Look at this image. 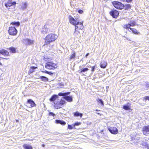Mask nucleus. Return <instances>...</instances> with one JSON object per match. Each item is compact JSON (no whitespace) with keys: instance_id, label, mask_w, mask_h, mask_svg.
<instances>
[{"instance_id":"49530a36","label":"nucleus","mask_w":149,"mask_h":149,"mask_svg":"<svg viewBox=\"0 0 149 149\" xmlns=\"http://www.w3.org/2000/svg\"><path fill=\"white\" fill-rule=\"evenodd\" d=\"M132 0H126V1L128 3L131 2Z\"/></svg>"},{"instance_id":"473e14b6","label":"nucleus","mask_w":149,"mask_h":149,"mask_svg":"<svg viewBox=\"0 0 149 149\" xmlns=\"http://www.w3.org/2000/svg\"><path fill=\"white\" fill-rule=\"evenodd\" d=\"M88 70V69L87 68H85L82 69L81 71L79 72L80 73H82V72H85L87 71Z\"/></svg>"},{"instance_id":"9d476101","label":"nucleus","mask_w":149,"mask_h":149,"mask_svg":"<svg viewBox=\"0 0 149 149\" xmlns=\"http://www.w3.org/2000/svg\"><path fill=\"white\" fill-rule=\"evenodd\" d=\"M16 4V3L15 1L12 2L8 1L7 3H5V6L7 7V8L9 9V8H8V7H10L12 5L15 6Z\"/></svg>"},{"instance_id":"f257e3e1","label":"nucleus","mask_w":149,"mask_h":149,"mask_svg":"<svg viewBox=\"0 0 149 149\" xmlns=\"http://www.w3.org/2000/svg\"><path fill=\"white\" fill-rule=\"evenodd\" d=\"M58 36L54 34H50L48 35L45 38L46 44H49L55 41L57 38Z\"/></svg>"},{"instance_id":"dca6fc26","label":"nucleus","mask_w":149,"mask_h":149,"mask_svg":"<svg viewBox=\"0 0 149 149\" xmlns=\"http://www.w3.org/2000/svg\"><path fill=\"white\" fill-rule=\"evenodd\" d=\"M28 103L31 104V107H33L36 106V104L31 99H29L27 101Z\"/></svg>"},{"instance_id":"603ef678","label":"nucleus","mask_w":149,"mask_h":149,"mask_svg":"<svg viewBox=\"0 0 149 149\" xmlns=\"http://www.w3.org/2000/svg\"><path fill=\"white\" fill-rule=\"evenodd\" d=\"M95 111H99V110H97V109H96V110H95Z\"/></svg>"},{"instance_id":"ea45409f","label":"nucleus","mask_w":149,"mask_h":149,"mask_svg":"<svg viewBox=\"0 0 149 149\" xmlns=\"http://www.w3.org/2000/svg\"><path fill=\"white\" fill-rule=\"evenodd\" d=\"M49 115L50 116H54L55 115V114L52 112H49Z\"/></svg>"},{"instance_id":"20e7f679","label":"nucleus","mask_w":149,"mask_h":149,"mask_svg":"<svg viewBox=\"0 0 149 149\" xmlns=\"http://www.w3.org/2000/svg\"><path fill=\"white\" fill-rule=\"evenodd\" d=\"M65 101L64 100L61 99L59 102H58L57 103L54 102V105L55 108L56 109H58L61 108V106L65 104Z\"/></svg>"},{"instance_id":"a19ab883","label":"nucleus","mask_w":149,"mask_h":149,"mask_svg":"<svg viewBox=\"0 0 149 149\" xmlns=\"http://www.w3.org/2000/svg\"><path fill=\"white\" fill-rule=\"evenodd\" d=\"M95 69V66H93L92 67L91 72H92L93 73V72L94 71Z\"/></svg>"},{"instance_id":"1a4fd4ad","label":"nucleus","mask_w":149,"mask_h":149,"mask_svg":"<svg viewBox=\"0 0 149 149\" xmlns=\"http://www.w3.org/2000/svg\"><path fill=\"white\" fill-rule=\"evenodd\" d=\"M143 132L144 134L146 136L149 134V125L145 126L143 128Z\"/></svg>"},{"instance_id":"f8f14e48","label":"nucleus","mask_w":149,"mask_h":149,"mask_svg":"<svg viewBox=\"0 0 149 149\" xmlns=\"http://www.w3.org/2000/svg\"><path fill=\"white\" fill-rule=\"evenodd\" d=\"M28 6V4L27 2H22L21 5V10H24L26 9Z\"/></svg>"},{"instance_id":"39448f33","label":"nucleus","mask_w":149,"mask_h":149,"mask_svg":"<svg viewBox=\"0 0 149 149\" xmlns=\"http://www.w3.org/2000/svg\"><path fill=\"white\" fill-rule=\"evenodd\" d=\"M8 32L10 35H15L17 33V31L15 27H11L9 28Z\"/></svg>"},{"instance_id":"6ab92c4d","label":"nucleus","mask_w":149,"mask_h":149,"mask_svg":"<svg viewBox=\"0 0 149 149\" xmlns=\"http://www.w3.org/2000/svg\"><path fill=\"white\" fill-rule=\"evenodd\" d=\"M48 29L46 26H44L41 31L42 33L44 34L46 33L48 31Z\"/></svg>"},{"instance_id":"4be33fe9","label":"nucleus","mask_w":149,"mask_h":149,"mask_svg":"<svg viewBox=\"0 0 149 149\" xmlns=\"http://www.w3.org/2000/svg\"><path fill=\"white\" fill-rule=\"evenodd\" d=\"M23 147L25 149H33L31 146L29 144H25L24 145Z\"/></svg>"},{"instance_id":"c9c22d12","label":"nucleus","mask_w":149,"mask_h":149,"mask_svg":"<svg viewBox=\"0 0 149 149\" xmlns=\"http://www.w3.org/2000/svg\"><path fill=\"white\" fill-rule=\"evenodd\" d=\"M123 108L125 110H128L130 109L129 106L127 105H124Z\"/></svg>"},{"instance_id":"a878e982","label":"nucleus","mask_w":149,"mask_h":149,"mask_svg":"<svg viewBox=\"0 0 149 149\" xmlns=\"http://www.w3.org/2000/svg\"><path fill=\"white\" fill-rule=\"evenodd\" d=\"M130 29L132 31V33L134 34H138L140 33L138 32L137 30L136 29L130 28Z\"/></svg>"},{"instance_id":"c756f323","label":"nucleus","mask_w":149,"mask_h":149,"mask_svg":"<svg viewBox=\"0 0 149 149\" xmlns=\"http://www.w3.org/2000/svg\"><path fill=\"white\" fill-rule=\"evenodd\" d=\"M37 68V67H35L34 66H32L31 67L29 70V72L31 73L33 72L34 71V69Z\"/></svg>"},{"instance_id":"aec40b11","label":"nucleus","mask_w":149,"mask_h":149,"mask_svg":"<svg viewBox=\"0 0 149 149\" xmlns=\"http://www.w3.org/2000/svg\"><path fill=\"white\" fill-rule=\"evenodd\" d=\"M70 92H67L66 93H58V95H59L60 96H63V97H64L65 95H68L70 94Z\"/></svg>"},{"instance_id":"37998d69","label":"nucleus","mask_w":149,"mask_h":149,"mask_svg":"<svg viewBox=\"0 0 149 149\" xmlns=\"http://www.w3.org/2000/svg\"><path fill=\"white\" fill-rule=\"evenodd\" d=\"M68 128L69 129H72L73 128V127L71 125H68Z\"/></svg>"},{"instance_id":"72a5a7b5","label":"nucleus","mask_w":149,"mask_h":149,"mask_svg":"<svg viewBox=\"0 0 149 149\" xmlns=\"http://www.w3.org/2000/svg\"><path fill=\"white\" fill-rule=\"evenodd\" d=\"M11 24H13V25H14L17 26H19V25H20V23L19 22H13L12 23H11Z\"/></svg>"},{"instance_id":"423d86ee","label":"nucleus","mask_w":149,"mask_h":149,"mask_svg":"<svg viewBox=\"0 0 149 149\" xmlns=\"http://www.w3.org/2000/svg\"><path fill=\"white\" fill-rule=\"evenodd\" d=\"M70 22L71 24L73 25H75L76 24H79V22L77 20H75L74 18L71 16H70L69 17Z\"/></svg>"},{"instance_id":"f03ea898","label":"nucleus","mask_w":149,"mask_h":149,"mask_svg":"<svg viewBox=\"0 0 149 149\" xmlns=\"http://www.w3.org/2000/svg\"><path fill=\"white\" fill-rule=\"evenodd\" d=\"M45 68L49 69L52 70L57 67V65L52 62H48L45 64Z\"/></svg>"},{"instance_id":"6e6552de","label":"nucleus","mask_w":149,"mask_h":149,"mask_svg":"<svg viewBox=\"0 0 149 149\" xmlns=\"http://www.w3.org/2000/svg\"><path fill=\"white\" fill-rule=\"evenodd\" d=\"M109 132L113 134H116L118 133V130L116 127H111L108 128Z\"/></svg>"},{"instance_id":"c03bdc74","label":"nucleus","mask_w":149,"mask_h":149,"mask_svg":"<svg viewBox=\"0 0 149 149\" xmlns=\"http://www.w3.org/2000/svg\"><path fill=\"white\" fill-rule=\"evenodd\" d=\"M78 12L80 14H82L83 13V11L80 10H78Z\"/></svg>"},{"instance_id":"b1692460","label":"nucleus","mask_w":149,"mask_h":149,"mask_svg":"<svg viewBox=\"0 0 149 149\" xmlns=\"http://www.w3.org/2000/svg\"><path fill=\"white\" fill-rule=\"evenodd\" d=\"M40 79H41L43 81L45 82L48 81V78L45 76H40Z\"/></svg>"},{"instance_id":"5701e85b","label":"nucleus","mask_w":149,"mask_h":149,"mask_svg":"<svg viewBox=\"0 0 149 149\" xmlns=\"http://www.w3.org/2000/svg\"><path fill=\"white\" fill-rule=\"evenodd\" d=\"M8 49L10 51V52L13 53H15L16 52V49L13 47H11L8 48Z\"/></svg>"},{"instance_id":"79ce46f5","label":"nucleus","mask_w":149,"mask_h":149,"mask_svg":"<svg viewBox=\"0 0 149 149\" xmlns=\"http://www.w3.org/2000/svg\"><path fill=\"white\" fill-rule=\"evenodd\" d=\"M78 24H76L75 25H74L75 26V31H76V29L78 28H79V27L78 26Z\"/></svg>"},{"instance_id":"864d4df0","label":"nucleus","mask_w":149,"mask_h":149,"mask_svg":"<svg viewBox=\"0 0 149 149\" xmlns=\"http://www.w3.org/2000/svg\"><path fill=\"white\" fill-rule=\"evenodd\" d=\"M12 0H8V1H11Z\"/></svg>"},{"instance_id":"de8ad7c7","label":"nucleus","mask_w":149,"mask_h":149,"mask_svg":"<svg viewBox=\"0 0 149 149\" xmlns=\"http://www.w3.org/2000/svg\"><path fill=\"white\" fill-rule=\"evenodd\" d=\"M89 53H88L85 56V57H87V56L89 55Z\"/></svg>"},{"instance_id":"393cba45","label":"nucleus","mask_w":149,"mask_h":149,"mask_svg":"<svg viewBox=\"0 0 149 149\" xmlns=\"http://www.w3.org/2000/svg\"><path fill=\"white\" fill-rule=\"evenodd\" d=\"M74 116H80L81 118L83 115L82 113L76 112L74 113Z\"/></svg>"},{"instance_id":"c85d7f7f","label":"nucleus","mask_w":149,"mask_h":149,"mask_svg":"<svg viewBox=\"0 0 149 149\" xmlns=\"http://www.w3.org/2000/svg\"><path fill=\"white\" fill-rule=\"evenodd\" d=\"M124 8L125 10H127L129 8H130L131 6L130 4H127L124 6Z\"/></svg>"},{"instance_id":"f704fd0d","label":"nucleus","mask_w":149,"mask_h":149,"mask_svg":"<svg viewBox=\"0 0 149 149\" xmlns=\"http://www.w3.org/2000/svg\"><path fill=\"white\" fill-rule=\"evenodd\" d=\"M130 26H133L135 25V22L134 21H131L130 22V23L129 24Z\"/></svg>"},{"instance_id":"3c124183","label":"nucleus","mask_w":149,"mask_h":149,"mask_svg":"<svg viewBox=\"0 0 149 149\" xmlns=\"http://www.w3.org/2000/svg\"><path fill=\"white\" fill-rule=\"evenodd\" d=\"M1 58V57H0V58ZM0 65H2V63H0Z\"/></svg>"},{"instance_id":"f3484780","label":"nucleus","mask_w":149,"mask_h":149,"mask_svg":"<svg viewBox=\"0 0 149 149\" xmlns=\"http://www.w3.org/2000/svg\"><path fill=\"white\" fill-rule=\"evenodd\" d=\"M58 97V96L57 95H54L49 100L51 101H54Z\"/></svg>"},{"instance_id":"2f4dec72","label":"nucleus","mask_w":149,"mask_h":149,"mask_svg":"<svg viewBox=\"0 0 149 149\" xmlns=\"http://www.w3.org/2000/svg\"><path fill=\"white\" fill-rule=\"evenodd\" d=\"M78 26L79 29H82L83 28V22H79V24H78Z\"/></svg>"},{"instance_id":"09e8293b","label":"nucleus","mask_w":149,"mask_h":149,"mask_svg":"<svg viewBox=\"0 0 149 149\" xmlns=\"http://www.w3.org/2000/svg\"><path fill=\"white\" fill-rule=\"evenodd\" d=\"M87 67L88 68H91V65H87Z\"/></svg>"},{"instance_id":"4468645a","label":"nucleus","mask_w":149,"mask_h":149,"mask_svg":"<svg viewBox=\"0 0 149 149\" xmlns=\"http://www.w3.org/2000/svg\"><path fill=\"white\" fill-rule=\"evenodd\" d=\"M64 99L67 100L68 102H71L73 100L72 97L71 96H68L65 95L64 97H63Z\"/></svg>"},{"instance_id":"9b49d317","label":"nucleus","mask_w":149,"mask_h":149,"mask_svg":"<svg viewBox=\"0 0 149 149\" xmlns=\"http://www.w3.org/2000/svg\"><path fill=\"white\" fill-rule=\"evenodd\" d=\"M25 44L27 45H33L34 42V41L28 38L24 40Z\"/></svg>"},{"instance_id":"5fc2aeb1","label":"nucleus","mask_w":149,"mask_h":149,"mask_svg":"<svg viewBox=\"0 0 149 149\" xmlns=\"http://www.w3.org/2000/svg\"><path fill=\"white\" fill-rule=\"evenodd\" d=\"M4 58L5 59H7V58Z\"/></svg>"},{"instance_id":"bb28decb","label":"nucleus","mask_w":149,"mask_h":149,"mask_svg":"<svg viewBox=\"0 0 149 149\" xmlns=\"http://www.w3.org/2000/svg\"><path fill=\"white\" fill-rule=\"evenodd\" d=\"M75 56L76 54L75 53L73 52L70 56L69 59L71 60V59H74L75 57Z\"/></svg>"},{"instance_id":"a211bd4d","label":"nucleus","mask_w":149,"mask_h":149,"mask_svg":"<svg viewBox=\"0 0 149 149\" xmlns=\"http://www.w3.org/2000/svg\"><path fill=\"white\" fill-rule=\"evenodd\" d=\"M56 123L57 124H60L63 125H65L66 124V123L63 121L58 120H56Z\"/></svg>"},{"instance_id":"58836bf2","label":"nucleus","mask_w":149,"mask_h":149,"mask_svg":"<svg viewBox=\"0 0 149 149\" xmlns=\"http://www.w3.org/2000/svg\"><path fill=\"white\" fill-rule=\"evenodd\" d=\"M58 84L61 88H62L64 86V84L62 83Z\"/></svg>"},{"instance_id":"412c9836","label":"nucleus","mask_w":149,"mask_h":149,"mask_svg":"<svg viewBox=\"0 0 149 149\" xmlns=\"http://www.w3.org/2000/svg\"><path fill=\"white\" fill-rule=\"evenodd\" d=\"M107 64V63L105 61H103L102 63L100 64V67L102 68H106Z\"/></svg>"},{"instance_id":"ddd939ff","label":"nucleus","mask_w":149,"mask_h":149,"mask_svg":"<svg viewBox=\"0 0 149 149\" xmlns=\"http://www.w3.org/2000/svg\"><path fill=\"white\" fill-rule=\"evenodd\" d=\"M0 54L4 56H9V52L7 51L4 49L0 50Z\"/></svg>"},{"instance_id":"0eeeda50","label":"nucleus","mask_w":149,"mask_h":149,"mask_svg":"<svg viewBox=\"0 0 149 149\" xmlns=\"http://www.w3.org/2000/svg\"><path fill=\"white\" fill-rule=\"evenodd\" d=\"M110 14L113 18H116L118 16L119 13L117 10H113L110 12Z\"/></svg>"},{"instance_id":"7ed1b4c3","label":"nucleus","mask_w":149,"mask_h":149,"mask_svg":"<svg viewBox=\"0 0 149 149\" xmlns=\"http://www.w3.org/2000/svg\"><path fill=\"white\" fill-rule=\"evenodd\" d=\"M112 4L117 9H122L124 8V5L120 2L115 1L112 2Z\"/></svg>"},{"instance_id":"4c0bfd02","label":"nucleus","mask_w":149,"mask_h":149,"mask_svg":"<svg viewBox=\"0 0 149 149\" xmlns=\"http://www.w3.org/2000/svg\"><path fill=\"white\" fill-rule=\"evenodd\" d=\"M81 124L79 122H76L75 123L74 125V126H78Z\"/></svg>"},{"instance_id":"8fccbe9b","label":"nucleus","mask_w":149,"mask_h":149,"mask_svg":"<svg viewBox=\"0 0 149 149\" xmlns=\"http://www.w3.org/2000/svg\"><path fill=\"white\" fill-rule=\"evenodd\" d=\"M42 147H45V145H44V144H42Z\"/></svg>"},{"instance_id":"7c9ffc66","label":"nucleus","mask_w":149,"mask_h":149,"mask_svg":"<svg viewBox=\"0 0 149 149\" xmlns=\"http://www.w3.org/2000/svg\"><path fill=\"white\" fill-rule=\"evenodd\" d=\"M123 26L124 28L127 29L128 30L129 29H130V28H131L129 24L125 25H124Z\"/></svg>"},{"instance_id":"cd10ccee","label":"nucleus","mask_w":149,"mask_h":149,"mask_svg":"<svg viewBox=\"0 0 149 149\" xmlns=\"http://www.w3.org/2000/svg\"><path fill=\"white\" fill-rule=\"evenodd\" d=\"M97 101L98 103L100 104L102 106H104L103 102L101 99H98L97 100Z\"/></svg>"},{"instance_id":"e433bc0d","label":"nucleus","mask_w":149,"mask_h":149,"mask_svg":"<svg viewBox=\"0 0 149 149\" xmlns=\"http://www.w3.org/2000/svg\"><path fill=\"white\" fill-rule=\"evenodd\" d=\"M41 71L43 72L46 73L48 74L49 75H52V74H54V73H52V72H48L47 71Z\"/></svg>"},{"instance_id":"2eb2a0df","label":"nucleus","mask_w":149,"mask_h":149,"mask_svg":"<svg viewBox=\"0 0 149 149\" xmlns=\"http://www.w3.org/2000/svg\"><path fill=\"white\" fill-rule=\"evenodd\" d=\"M141 147L143 148L149 149V145L145 142H143L141 144Z\"/></svg>"},{"instance_id":"a18cd8bd","label":"nucleus","mask_w":149,"mask_h":149,"mask_svg":"<svg viewBox=\"0 0 149 149\" xmlns=\"http://www.w3.org/2000/svg\"><path fill=\"white\" fill-rule=\"evenodd\" d=\"M145 99L146 100H149V96H146L145 97Z\"/></svg>"}]
</instances>
